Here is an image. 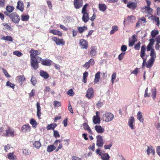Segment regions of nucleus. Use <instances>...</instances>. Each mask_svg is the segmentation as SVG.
Returning a JSON list of instances; mask_svg holds the SVG:
<instances>
[{
    "label": "nucleus",
    "instance_id": "21",
    "mask_svg": "<svg viewBox=\"0 0 160 160\" xmlns=\"http://www.w3.org/2000/svg\"><path fill=\"white\" fill-rule=\"evenodd\" d=\"M83 128L85 130L87 131V132L89 133L90 134H93V133L90 128V127L88 125V123H84L83 124Z\"/></svg>",
    "mask_w": 160,
    "mask_h": 160
},
{
    "label": "nucleus",
    "instance_id": "22",
    "mask_svg": "<svg viewBox=\"0 0 160 160\" xmlns=\"http://www.w3.org/2000/svg\"><path fill=\"white\" fill-rule=\"evenodd\" d=\"M134 121V118L132 117H130L128 119V125L132 129H134L133 123Z\"/></svg>",
    "mask_w": 160,
    "mask_h": 160
},
{
    "label": "nucleus",
    "instance_id": "40",
    "mask_svg": "<svg viewBox=\"0 0 160 160\" xmlns=\"http://www.w3.org/2000/svg\"><path fill=\"white\" fill-rule=\"evenodd\" d=\"M14 8L11 6H7L6 8V11L9 13L12 12L14 10Z\"/></svg>",
    "mask_w": 160,
    "mask_h": 160
},
{
    "label": "nucleus",
    "instance_id": "58",
    "mask_svg": "<svg viewBox=\"0 0 160 160\" xmlns=\"http://www.w3.org/2000/svg\"><path fill=\"white\" fill-rule=\"evenodd\" d=\"M147 13H148L150 15H152V12L153 10L150 7H148V8H147Z\"/></svg>",
    "mask_w": 160,
    "mask_h": 160
},
{
    "label": "nucleus",
    "instance_id": "14",
    "mask_svg": "<svg viewBox=\"0 0 160 160\" xmlns=\"http://www.w3.org/2000/svg\"><path fill=\"white\" fill-rule=\"evenodd\" d=\"M135 20V18L134 16L132 15L129 16L127 17L126 19L124 20L123 21L124 25L125 26V22H127L128 23L129 22H133Z\"/></svg>",
    "mask_w": 160,
    "mask_h": 160
},
{
    "label": "nucleus",
    "instance_id": "35",
    "mask_svg": "<svg viewBox=\"0 0 160 160\" xmlns=\"http://www.w3.org/2000/svg\"><path fill=\"white\" fill-rule=\"evenodd\" d=\"M77 28L78 32L80 33H82L85 30H87L88 29L85 26L82 27L78 26Z\"/></svg>",
    "mask_w": 160,
    "mask_h": 160
},
{
    "label": "nucleus",
    "instance_id": "7",
    "mask_svg": "<svg viewBox=\"0 0 160 160\" xmlns=\"http://www.w3.org/2000/svg\"><path fill=\"white\" fill-rule=\"evenodd\" d=\"M146 50V47L145 45L142 46L141 51V57L143 60V62L142 64V67H144L146 62V58H144L145 52Z\"/></svg>",
    "mask_w": 160,
    "mask_h": 160
},
{
    "label": "nucleus",
    "instance_id": "39",
    "mask_svg": "<svg viewBox=\"0 0 160 160\" xmlns=\"http://www.w3.org/2000/svg\"><path fill=\"white\" fill-rule=\"evenodd\" d=\"M2 25L5 27L6 29L8 30H9L10 31H12V29L11 27L8 24V23H3Z\"/></svg>",
    "mask_w": 160,
    "mask_h": 160
},
{
    "label": "nucleus",
    "instance_id": "23",
    "mask_svg": "<svg viewBox=\"0 0 160 160\" xmlns=\"http://www.w3.org/2000/svg\"><path fill=\"white\" fill-rule=\"evenodd\" d=\"M50 33H52L55 35H57L59 36H61L62 35V33L60 31L56 30H51L49 31Z\"/></svg>",
    "mask_w": 160,
    "mask_h": 160
},
{
    "label": "nucleus",
    "instance_id": "61",
    "mask_svg": "<svg viewBox=\"0 0 160 160\" xmlns=\"http://www.w3.org/2000/svg\"><path fill=\"white\" fill-rule=\"evenodd\" d=\"M148 88H146V89L145 90V92L144 97H149L150 96L151 94L150 93H149V94H148Z\"/></svg>",
    "mask_w": 160,
    "mask_h": 160
},
{
    "label": "nucleus",
    "instance_id": "59",
    "mask_svg": "<svg viewBox=\"0 0 160 160\" xmlns=\"http://www.w3.org/2000/svg\"><path fill=\"white\" fill-rule=\"evenodd\" d=\"M67 94L69 96H73L74 94V93L72 89H70L67 92Z\"/></svg>",
    "mask_w": 160,
    "mask_h": 160
},
{
    "label": "nucleus",
    "instance_id": "5",
    "mask_svg": "<svg viewBox=\"0 0 160 160\" xmlns=\"http://www.w3.org/2000/svg\"><path fill=\"white\" fill-rule=\"evenodd\" d=\"M52 40L55 42L57 45H63L65 43V41L62 38H59L56 37H52Z\"/></svg>",
    "mask_w": 160,
    "mask_h": 160
},
{
    "label": "nucleus",
    "instance_id": "43",
    "mask_svg": "<svg viewBox=\"0 0 160 160\" xmlns=\"http://www.w3.org/2000/svg\"><path fill=\"white\" fill-rule=\"evenodd\" d=\"M21 20L23 21H28L29 18V16L28 15H22L21 16Z\"/></svg>",
    "mask_w": 160,
    "mask_h": 160
},
{
    "label": "nucleus",
    "instance_id": "57",
    "mask_svg": "<svg viewBox=\"0 0 160 160\" xmlns=\"http://www.w3.org/2000/svg\"><path fill=\"white\" fill-rule=\"evenodd\" d=\"M31 81L33 85L35 86L36 83L37 81L35 78H33L32 77L31 80Z\"/></svg>",
    "mask_w": 160,
    "mask_h": 160
},
{
    "label": "nucleus",
    "instance_id": "8",
    "mask_svg": "<svg viewBox=\"0 0 160 160\" xmlns=\"http://www.w3.org/2000/svg\"><path fill=\"white\" fill-rule=\"evenodd\" d=\"M94 90L92 87L89 88L87 91L86 97L89 99L94 97Z\"/></svg>",
    "mask_w": 160,
    "mask_h": 160
},
{
    "label": "nucleus",
    "instance_id": "55",
    "mask_svg": "<svg viewBox=\"0 0 160 160\" xmlns=\"http://www.w3.org/2000/svg\"><path fill=\"white\" fill-rule=\"evenodd\" d=\"M53 132H54L53 135L55 138H59L60 137V135L59 134V133L57 131L53 130Z\"/></svg>",
    "mask_w": 160,
    "mask_h": 160
},
{
    "label": "nucleus",
    "instance_id": "28",
    "mask_svg": "<svg viewBox=\"0 0 160 160\" xmlns=\"http://www.w3.org/2000/svg\"><path fill=\"white\" fill-rule=\"evenodd\" d=\"M100 72H97L95 75V78L94 80V83H96L98 82L100 79Z\"/></svg>",
    "mask_w": 160,
    "mask_h": 160
},
{
    "label": "nucleus",
    "instance_id": "52",
    "mask_svg": "<svg viewBox=\"0 0 160 160\" xmlns=\"http://www.w3.org/2000/svg\"><path fill=\"white\" fill-rule=\"evenodd\" d=\"M13 54L18 57H20L22 55V54L18 51H16L14 52H13Z\"/></svg>",
    "mask_w": 160,
    "mask_h": 160
},
{
    "label": "nucleus",
    "instance_id": "18",
    "mask_svg": "<svg viewBox=\"0 0 160 160\" xmlns=\"http://www.w3.org/2000/svg\"><path fill=\"white\" fill-rule=\"evenodd\" d=\"M95 130L98 133H103L104 132V128H102L100 125H97L94 127Z\"/></svg>",
    "mask_w": 160,
    "mask_h": 160
},
{
    "label": "nucleus",
    "instance_id": "12",
    "mask_svg": "<svg viewBox=\"0 0 160 160\" xmlns=\"http://www.w3.org/2000/svg\"><path fill=\"white\" fill-rule=\"evenodd\" d=\"M137 35L136 34H134L132 36L131 39H130V38H129V47L132 46L135 42H137Z\"/></svg>",
    "mask_w": 160,
    "mask_h": 160
},
{
    "label": "nucleus",
    "instance_id": "16",
    "mask_svg": "<svg viewBox=\"0 0 160 160\" xmlns=\"http://www.w3.org/2000/svg\"><path fill=\"white\" fill-rule=\"evenodd\" d=\"M147 153L148 155L150 154H152V155H154L155 154V149L151 145H150L148 147L147 149Z\"/></svg>",
    "mask_w": 160,
    "mask_h": 160
},
{
    "label": "nucleus",
    "instance_id": "64",
    "mask_svg": "<svg viewBox=\"0 0 160 160\" xmlns=\"http://www.w3.org/2000/svg\"><path fill=\"white\" fill-rule=\"evenodd\" d=\"M156 152L158 155L160 157V146H158L157 147Z\"/></svg>",
    "mask_w": 160,
    "mask_h": 160
},
{
    "label": "nucleus",
    "instance_id": "9",
    "mask_svg": "<svg viewBox=\"0 0 160 160\" xmlns=\"http://www.w3.org/2000/svg\"><path fill=\"white\" fill-rule=\"evenodd\" d=\"M96 138L97 146L99 147H102L104 144V141L102 137L100 135H98L96 137Z\"/></svg>",
    "mask_w": 160,
    "mask_h": 160
},
{
    "label": "nucleus",
    "instance_id": "46",
    "mask_svg": "<svg viewBox=\"0 0 160 160\" xmlns=\"http://www.w3.org/2000/svg\"><path fill=\"white\" fill-rule=\"evenodd\" d=\"M118 27L117 26H113L112 27V29L110 31V33L111 34H114L116 31L118 30Z\"/></svg>",
    "mask_w": 160,
    "mask_h": 160
},
{
    "label": "nucleus",
    "instance_id": "49",
    "mask_svg": "<svg viewBox=\"0 0 160 160\" xmlns=\"http://www.w3.org/2000/svg\"><path fill=\"white\" fill-rule=\"evenodd\" d=\"M117 74L116 72L113 73L112 75L111 82L112 84H113L115 79L116 78Z\"/></svg>",
    "mask_w": 160,
    "mask_h": 160
},
{
    "label": "nucleus",
    "instance_id": "6",
    "mask_svg": "<svg viewBox=\"0 0 160 160\" xmlns=\"http://www.w3.org/2000/svg\"><path fill=\"white\" fill-rule=\"evenodd\" d=\"M38 62H41V64L44 66H50L51 65L52 62V61L48 59H43L41 58V59H39Z\"/></svg>",
    "mask_w": 160,
    "mask_h": 160
},
{
    "label": "nucleus",
    "instance_id": "19",
    "mask_svg": "<svg viewBox=\"0 0 160 160\" xmlns=\"http://www.w3.org/2000/svg\"><path fill=\"white\" fill-rule=\"evenodd\" d=\"M16 8L17 9L22 12L24 10V5L23 2L21 0L18 1Z\"/></svg>",
    "mask_w": 160,
    "mask_h": 160
},
{
    "label": "nucleus",
    "instance_id": "47",
    "mask_svg": "<svg viewBox=\"0 0 160 160\" xmlns=\"http://www.w3.org/2000/svg\"><path fill=\"white\" fill-rule=\"evenodd\" d=\"M6 86L11 88L12 89H14L15 86V85L14 84L8 81L6 82Z\"/></svg>",
    "mask_w": 160,
    "mask_h": 160
},
{
    "label": "nucleus",
    "instance_id": "54",
    "mask_svg": "<svg viewBox=\"0 0 160 160\" xmlns=\"http://www.w3.org/2000/svg\"><path fill=\"white\" fill-rule=\"evenodd\" d=\"M61 105V102L59 101H55L53 102V105L55 107H60Z\"/></svg>",
    "mask_w": 160,
    "mask_h": 160
},
{
    "label": "nucleus",
    "instance_id": "32",
    "mask_svg": "<svg viewBox=\"0 0 160 160\" xmlns=\"http://www.w3.org/2000/svg\"><path fill=\"white\" fill-rule=\"evenodd\" d=\"M1 39L11 42H12L13 41V38L12 37L8 35L6 36H3L1 38Z\"/></svg>",
    "mask_w": 160,
    "mask_h": 160
},
{
    "label": "nucleus",
    "instance_id": "34",
    "mask_svg": "<svg viewBox=\"0 0 160 160\" xmlns=\"http://www.w3.org/2000/svg\"><path fill=\"white\" fill-rule=\"evenodd\" d=\"M93 122L95 124H99L100 123V119L99 116H94L93 117Z\"/></svg>",
    "mask_w": 160,
    "mask_h": 160
},
{
    "label": "nucleus",
    "instance_id": "53",
    "mask_svg": "<svg viewBox=\"0 0 160 160\" xmlns=\"http://www.w3.org/2000/svg\"><path fill=\"white\" fill-rule=\"evenodd\" d=\"M3 73H4L5 76L7 78L11 77L10 75L8 73L7 71L5 69L3 68L2 69Z\"/></svg>",
    "mask_w": 160,
    "mask_h": 160
},
{
    "label": "nucleus",
    "instance_id": "37",
    "mask_svg": "<svg viewBox=\"0 0 160 160\" xmlns=\"http://www.w3.org/2000/svg\"><path fill=\"white\" fill-rule=\"evenodd\" d=\"M101 156V158L102 160H109L110 158L108 154L107 153L102 154Z\"/></svg>",
    "mask_w": 160,
    "mask_h": 160
},
{
    "label": "nucleus",
    "instance_id": "44",
    "mask_svg": "<svg viewBox=\"0 0 160 160\" xmlns=\"http://www.w3.org/2000/svg\"><path fill=\"white\" fill-rule=\"evenodd\" d=\"M151 17H153V20L157 22V26H159L160 25V21L159 18L156 16H154L153 15H152Z\"/></svg>",
    "mask_w": 160,
    "mask_h": 160
},
{
    "label": "nucleus",
    "instance_id": "50",
    "mask_svg": "<svg viewBox=\"0 0 160 160\" xmlns=\"http://www.w3.org/2000/svg\"><path fill=\"white\" fill-rule=\"evenodd\" d=\"M88 4H85L83 6L82 10V13H87V8L88 6Z\"/></svg>",
    "mask_w": 160,
    "mask_h": 160
},
{
    "label": "nucleus",
    "instance_id": "41",
    "mask_svg": "<svg viewBox=\"0 0 160 160\" xmlns=\"http://www.w3.org/2000/svg\"><path fill=\"white\" fill-rule=\"evenodd\" d=\"M34 147L37 149H38L41 146V142L39 141H36L33 143Z\"/></svg>",
    "mask_w": 160,
    "mask_h": 160
},
{
    "label": "nucleus",
    "instance_id": "1",
    "mask_svg": "<svg viewBox=\"0 0 160 160\" xmlns=\"http://www.w3.org/2000/svg\"><path fill=\"white\" fill-rule=\"evenodd\" d=\"M29 52L30 53L31 66L35 70H36L39 67L38 63L39 62H38V60L39 59H41V58L38 55H40L41 52L32 48L30 51Z\"/></svg>",
    "mask_w": 160,
    "mask_h": 160
},
{
    "label": "nucleus",
    "instance_id": "2",
    "mask_svg": "<svg viewBox=\"0 0 160 160\" xmlns=\"http://www.w3.org/2000/svg\"><path fill=\"white\" fill-rule=\"evenodd\" d=\"M102 119L106 122L112 121L114 118V115L110 112H106L102 115Z\"/></svg>",
    "mask_w": 160,
    "mask_h": 160
},
{
    "label": "nucleus",
    "instance_id": "62",
    "mask_svg": "<svg viewBox=\"0 0 160 160\" xmlns=\"http://www.w3.org/2000/svg\"><path fill=\"white\" fill-rule=\"evenodd\" d=\"M140 48V42L139 41L138 43L134 46V48L135 50H139Z\"/></svg>",
    "mask_w": 160,
    "mask_h": 160
},
{
    "label": "nucleus",
    "instance_id": "20",
    "mask_svg": "<svg viewBox=\"0 0 160 160\" xmlns=\"http://www.w3.org/2000/svg\"><path fill=\"white\" fill-rule=\"evenodd\" d=\"M127 7L132 10H134L137 7V4L134 2L129 1L128 3Z\"/></svg>",
    "mask_w": 160,
    "mask_h": 160
},
{
    "label": "nucleus",
    "instance_id": "17",
    "mask_svg": "<svg viewBox=\"0 0 160 160\" xmlns=\"http://www.w3.org/2000/svg\"><path fill=\"white\" fill-rule=\"evenodd\" d=\"M97 48L96 46H91L90 48V54L92 57H94L97 54Z\"/></svg>",
    "mask_w": 160,
    "mask_h": 160
},
{
    "label": "nucleus",
    "instance_id": "51",
    "mask_svg": "<svg viewBox=\"0 0 160 160\" xmlns=\"http://www.w3.org/2000/svg\"><path fill=\"white\" fill-rule=\"evenodd\" d=\"M35 95V91L34 89H32L31 92L29 93V98L34 97Z\"/></svg>",
    "mask_w": 160,
    "mask_h": 160
},
{
    "label": "nucleus",
    "instance_id": "48",
    "mask_svg": "<svg viewBox=\"0 0 160 160\" xmlns=\"http://www.w3.org/2000/svg\"><path fill=\"white\" fill-rule=\"evenodd\" d=\"M158 34V31L157 30H152L151 32V34L152 38H154Z\"/></svg>",
    "mask_w": 160,
    "mask_h": 160
},
{
    "label": "nucleus",
    "instance_id": "36",
    "mask_svg": "<svg viewBox=\"0 0 160 160\" xmlns=\"http://www.w3.org/2000/svg\"><path fill=\"white\" fill-rule=\"evenodd\" d=\"M152 93L151 96L153 99H155L156 94V89L155 87H153L152 88L151 90L150 91Z\"/></svg>",
    "mask_w": 160,
    "mask_h": 160
},
{
    "label": "nucleus",
    "instance_id": "27",
    "mask_svg": "<svg viewBox=\"0 0 160 160\" xmlns=\"http://www.w3.org/2000/svg\"><path fill=\"white\" fill-rule=\"evenodd\" d=\"M57 126V124L55 123L48 124L47 126V129L48 130L51 129L54 130L55 128Z\"/></svg>",
    "mask_w": 160,
    "mask_h": 160
},
{
    "label": "nucleus",
    "instance_id": "24",
    "mask_svg": "<svg viewBox=\"0 0 160 160\" xmlns=\"http://www.w3.org/2000/svg\"><path fill=\"white\" fill-rule=\"evenodd\" d=\"M82 14H83L82 20L85 23H86L88 22L89 19V14L88 12L83 13Z\"/></svg>",
    "mask_w": 160,
    "mask_h": 160
},
{
    "label": "nucleus",
    "instance_id": "15",
    "mask_svg": "<svg viewBox=\"0 0 160 160\" xmlns=\"http://www.w3.org/2000/svg\"><path fill=\"white\" fill-rule=\"evenodd\" d=\"M79 44L83 49H87L88 48V42L84 39H81L80 40Z\"/></svg>",
    "mask_w": 160,
    "mask_h": 160
},
{
    "label": "nucleus",
    "instance_id": "42",
    "mask_svg": "<svg viewBox=\"0 0 160 160\" xmlns=\"http://www.w3.org/2000/svg\"><path fill=\"white\" fill-rule=\"evenodd\" d=\"M30 122L33 128H35L37 125L36 121L33 118H32L30 120Z\"/></svg>",
    "mask_w": 160,
    "mask_h": 160
},
{
    "label": "nucleus",
    "instance_id": "38",
    "mask_svg": "<svg viewBox=\"0 0 160 160\" xmlns=\"http://www.w3.org/2000/svg\"><path fill=\"white\" fill-rule=\"evenodd\" d=\"M56 149V147L53 145H49L47 147V151L48 152H51Z\"/></svg>",
    "mask_w": 160,
    "mask_h": 160
},
{
    "label": "nucleus",
    "instance_id": "11",
    "mask_svg": "<svg viewBox=\"0 0 160 160\" xmlns=\"http://www.w3.org/2000/svg\"><path fill=\"white\" fill-rule=\"evenodd\" d=\"M95 63L94 59L93 58H91L88 62H86L83 65V67L86 69H88L89 68L90 65L93 66L95 64Z\"/></svg>",
    "mask_w": 160,
    "mask_h": 160
},
{
    "label": "nucleus",
    "instance_id": "3",
    "mask_svg": "<svg viewBox=\"0 0 160 160\" xmlns=\"http://www.w3.org/2000/svg\"><path fill=\"white\" fill-rule=\"evenodd\" d=\"M14 130L10 126H8L5 130V132L4 133L3 136L6 137H13L15 136Z\"/></svg>",
    "mask_w": 160,
    "mask_h": 160
},
{
    "label": "nucleus",
    "instance_id": "26",
    "mask_svg": "<svg viewBox=\"0 0 160 160\" xmlns=\"http://www.w3.org/2000/svg\"><path fill=\"white\" fill-rule=\"evenodd\" d=\"M8 158L10 160H15L17 159V157L14 155L13 152H10L7 155Z\"/></svg>",
    "mask_w": 160,
    "mask_h": 160
},
{
    "label": "nucleus",
    "instance_id": "45",
    "mask_svg": "<svg viewBox=\"0 0 160 160\" xmlns=\"http://www.w3.org/2000/svg\"><path fill=\"white\" fill-rule=\"evenodd\" d=\"M22 153L24 155L27 156L30 154L31 152L28 149H22Z\"/></svg>",
    "mask_w": 160,
    "mask_h": 160
},
{
    "label": "nucleus",
    "instance_id": "25",
    "mask_svg": "<svg viewBox=\"0 0 160 160\" xmlns=\"http://www.w3.org/2000/svg\"><path fill=\"white\" fill-rule=\"evenodd\" d=\"M40 75L45 79H47L49 77V75L46 72L43 70L40 71Z\"/></svg>",
    "mask_w": 160,
    "mask_h": 160
},
{
    "label": "nucleus",
    "instance_id": "63",
    "mask_svg": "<svg viewBox=\"0 0 160 160\" xmlns=\"http://www.w3.org/2000/svg\"><path fill=\"white\" fill-rule=\"evenodd\" d=\"M127 47L125 45H123L121 46V50L123 52H125L127 49Z\"/></svg>",
    "mask_w": 160,
    "mask_h": 160
},
{
    "label": "nucleus",
    "instance_id": "33",
    "mask_svg": "<svg viewBox=\"0 0 160 160\" xmlns=\"http://www.w3.org/2000/svg\"><path fill=\"white\" fill-rule=\"evenodd\" d=\"M155 60L151 59L148 61L147 62L146 64V67L148 68H150L152 66L153 63Z\"/></svg>",
    "mask_w": 160,
    "mask_h": 160
},
{
    "label": "nucleus",
    "instance_id": "13",
    "mask_svg": "<svg viewBox=\"0 0 160 160\" xmlns=\"http://www.w3.org/2000/svg\"><path fill=\"white\" fill-rule=\"evenodd\" d=\"M31 130V128L28 124L23 125L21 129V131L23 132H29Z\"/></svg>",
    "mask_w": 160,
    "mask_h": 160
},
{
    "label": "nucleus",
    "instance_id": "10",
    "mask_svg": "<svg viewBox=\"0 0 160 160\" xmlns=\"http://www.w3.org/2000/svg\"><path fill=\"white\" fill-rule=\"evenodd\" d=\"M83 0H74L73 1V5L76 9H79L83 5Z\"/></svg>",
    "mask_w": 160,
    "mask_h": 160
},
{
    "label": "nucleus",
    "instance_id": "60",
    "mask_svg": "<svg viewBox=\"0 0 160 160\" xmlns=\"http://www.w3.org/2000/svg\"><path fill=\"white\" fill-rule=\"evenodd\" d=\"M5 0H0V7H4L5 4Z\"/></svg>",
    "mask_w": 160,
    "mask_h": 160
},
{
    "label": "nucleus",
    "instance_id": "4",
    "mask_svg": "<svg viewBox=\"0 0 160 160\" xmlns=\"http://www.w3.org/2000/svg\"><path fill=\"white\" fill-rule=\"evenodd\" d=\"M10 17V18L12 22L16 24L18 23L20 20V17L16 12L12 13Z\"/></svg>",
    "mask_w": 160,
    "mask_h": 160
},
{
    "label": "nucleus",
    "instance_id": "31",
    "mask_svg": "<svg viewBox=\"0 0 160 160\" xmlns=\"http://www.w3.org/2000/svg\"><path fill=\"white\" fill-rule=\"evenodd\" d=\"M150 55L151 56L150 59L155 60V58H156V55L154 49L151 50Z\"/></svg>",
    "mask_w": 160,
    "mask_h": 160
},
{
    "label": "nucleus",
    "instance_id": "56",
    "mask_svg": "<svg viewBox=\"0 0 160 160\" xmlns=\"http://www.w3.org/2000/svg\"><path fill=\"white\" fill-rule=\"evenodd\" d=\"M125 54V52H122L118 56V59L120 61H121L123 58Z\"/></svg>",
    "mask_w": 160,
    "mask_h": 160
},
{
    "label": "nucleus",
    "instance_id": "30",
    "mask_svg": "<svg viewBox=\"0 0 160 160\" xmlns=\"http://www.w3.org/2000/svg\"><path fill=\"white\" fill-rule=\"evenodd\" d=\"M17 78L18 79L19 82L21 83V85H22L24 81L26 80V78L24 75H20L17 77Z\"/></svg>",
    "mask_w": 160,
    "mask_h": 160
},
{
    "label": "nucleus",
    "instance_id": "29",
    "mask_svg": "<svg viewBox=\"0 0 160 160\" xmlns=\"http://www.w3.org/2000/svg\"><path fill=\"white\" fill-rule=\"evenodd\" d=\"M98 8L100 11L104 12L107 9V7L104 4L99 3L98 4Z\"/></svg>",
    "mask_w": 160,
    "mask_h": 160
}]
</instances>
